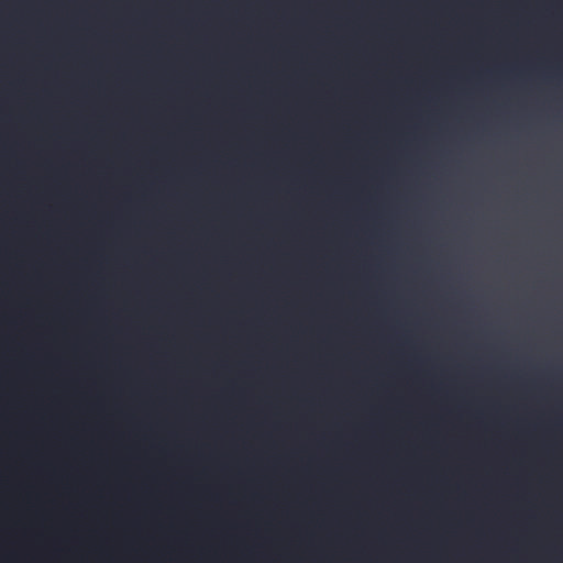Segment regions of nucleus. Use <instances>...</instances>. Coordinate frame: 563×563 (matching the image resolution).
<instances>
[{"instance_id": "nucleus-2", "label": "nucleus", "mask_w": 563, "mask_h": 563, "mask_svg": "<svg viewBox=\"0 0 563 563\" xmlns=\"http://www.w3.org/2000/svg\"><path fill=\"white\" fill-rule=\"evenodd\" d=\"M168 11H169V31L167 33H163L162 35H177L175 31V14H176V0H168ZM2 36L5 35H25L24 33H10L7 30V25L2 20ZM44 35H47L46 33ZM51 35H54L53 33ZM92 35H98L93 33ZM152 35H159L158 33H153Z\"/></svg>"}, {"instance_id": "nucleus-1", "label": "nucleus", "mask_w": 563, "mask_h": 563, "mask_svg": "<svg viewBox=\"0 0 563 563\" xmlns=\"http://www.w3.org/2000/svg\"><path fill=\"white\" fill-rule=\"evenodd\" d=\"M2 40V48L7 45L10 40H29L30 37H0ZM102 40H123V37H101ZM126 37H124L125 40ZM155 40H166L169 46V91H175V46L178 37H154ZM243 40H253L254 37H242ZM322 40H330V37H321ZM333 37H331L332 40ZM335 40L343 37H334ZM347 37H344L346 40ZM394 40L395 37H387Z\"/></svg>"}]
</instances>
